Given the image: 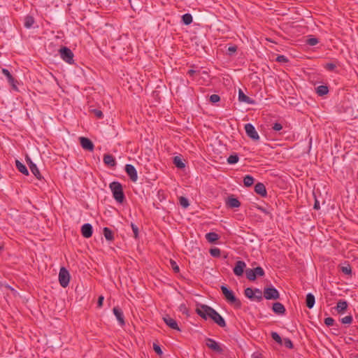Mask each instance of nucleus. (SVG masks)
Instances as JSON below:
<instances>
[{"label":"nucleus","instance_id":"obj_1","mask_svg":"<svg viewBox=\"0 0 358 358\" xmlns=\"http://www.w3.org/2000/svg\"><path fill=\"white\" fill-rule=\"evenodd\" d=\"M110 188L115 199L119 203H122L124 199V195L121 184L117 182H113L110 185Z\"/></svg>","mask_w":358,"mask_h":358},{"label":"nucleus","instance_id":"obj_2","mask_svg":"<svg viewBox=\"0 0 358 358\" xmlns=\"http://www.w3.org/2000/svg\"><path fill=\"white\" fill-rule=\"evenodd\" d=\"M221 290L224 294L226 300L230 303L236 307H240L241 305V301L236 298L232 291L229 290L227 287L222 285Z\"/></svg>","mask_w":358,"mask_h":358},{"label":"nucleus","instance_id":"obj_3","mask_svg":"<svg viewBox=\"0 0 358 358\" xmlns=\"http://www.w3.org/2000/svg\"><path fill=\"white\" fill-rule=\"evenodd\" d=\"M213 310L211 307L204 304L197 303L196 306V313L206 320H208L209 313H212Z\"/></svg>","mask_w":358,"mask_h":358},{"label":"nucleus","instance_id":"obj_4","mask_svg":"<svg viewBox=\"0 0 358 358\" xmlns=\"http://www.w3.org/2000/svg\"><path fill=\"white\" fill-rule=\"evenodd\" d=\"M60 57L68 64H73V52L66 47H62L59 50Z\"/></svg>","mask_w":358,"mask_h":358},{"label":"nucleus","instance_id":"obj_5","mask_svg":"<svg viewBox=\"0 0 358 358\" xmlns=\"http://www.w3.org/2000/svg\"><path fill=\"white\" fill-rule=\"evenodd\" d=\"M70 281V274L67 269L62 267L59 273V282L62 287H66Z\"/></svg>","mask_w":358,"mask_h":358},{"label":"nucleus","instance_id":"obj_6","mask_svg":"<svg viewBox=\"0 0 358 358\" xmlns=\"http://www.w3.org/2000/svg\"><path fill=\"white\" fill-rule=\"evenodd\" d=\"M205 343L208 348L215 352L221 353L223 351L222 345L212 338H208L206 339Z\"/></svg>","mask_w":358,"mask_h":358},{"label":"nucleus","instance_id":"obj_7","mask_svg":"<svg viewBox=\"0 0 358 358\" xmlns=\"http://www.w3.org/2000/svg\"><path fill=\"white\" fill-rule=\"evenodd\" d=\"M245 130L247 135L253 141H257L259 140V136L257 134L254 126L250 123L245 125Z\"/></svg>","mask_w":358,"mask_h":358},{"label":"nucleus","instance_id":"obj_8","mask_svg":"<svg viewBox=\"0 0 358 358\" xmlns=\"http://www.w3.org/2000/svg\"><path fill=\"white\" fill-rule=\"evenodd\" d=\"M264 296L268 299H278L280 296L278 290L273 287H267L264 290Z\"/></svg>","mask_w":358,"mask_h":358},{"label":"nucleus","instance_id":"obj_9","mask_svg":"<svg viewBox=\"0 0 358 358\" xmlns=\"http://www.w3.org/2000/svg\"><path fill=\"white\" fill-rule=\"evenodd\" d=\"M27 164L29 165V169L31 172L33 173V175L38 180L42 179V176L36 166V165L29 159L27 158Z\"/></svg>","mask_w":358,"mask_h":358},{"label":"nucleus","instance_id":"obj_10","mask_svg":"<svg viewBox=\"0 0 358 358\" xmlns=\"http://www.w3.org/2000/svg\"><path fill=\"white\" fill-rule=\"evenodd\" d=\"M125 171L127 175L129 176L130 179L133 182H136L138 179L137 171L135 167L131 164H127L125 166Z\"/></svg>","mask_w":358,"mask_h":358},{"label":"nucleus","instance_id":"obj_11","mask_svg":"<svg viewBox=\"0 0 358 358\" xmlns=\"http://www.w3.org/2000/svg\"><path fill=\"white\" fill-rule=\"evenodd\" d=\"M246 267V264L243 261H238L234 268V273L237 276H241L243 273L244 269Z\"/></svg>","mask_w":358,"mask_h":358},{"label":"nucleus","instance_id":"obj_12","mask_svg":"<svg viewBox=\"0 0 358 358\" xmlns=\"http://www.w3.org/2000/svg\"><path fill=\"white\" fill-rule=\"evenodd\" d=\"M275 341L280 344L284 345L286 348L292 349L293 348V344L292 341L285 337H273Z\"/></svg>","mask_w":358,"mask_h":358},{"label":"nucleus","instance_id":"obj_13","mask_svg":"<svg viewBox=\"0 0 358 358\" xmlns=\"http://www.w3.org/2000/svg\"><path fill=\"white\" fill-rule=\"evenodd\" d=\"M164 322L171 329L180 331L178 325L175 320L166 315L163 318Z\"/></svg>","mask_w":358,"mask_h":358},{"label":"nucleus","instance_id":"obj_14","mask_svg":"<svg viewBox=\"0 0 358 358\" xmlns=\"http://www.w3.org/2000/svg\"><path fill=\"white\" fill-rule=\"evenodd\" d=\"M2 73L4 76H6V77L7 78V80L8 81V83L11 85V86L13 87V88L15 90H17V86H16V81L13 78V77L12 76V75L10 74V73L9 72V71L6 69H2Z\"/></svg>","mask_w":358,"mask_h":358},{"label":"nucleus","instance_id":"obj_15","mask_svg":"<svg viewBox=\"0 0 358 358\" xmlns=\"http://www.w3.org/2000/svg\"><path fill=\"white\" fill-rule=\"evenodd\" d=\"M214 315L213 321L215 322L216 324H217L220 327H224L225 326V322L223 317L215 310H213V313Z\"/></svg>","mask_w":358,"mask_h":358},{"label":"nucleus","instance_id":"obj_16","mask_svg":"<svg viewBox=\"0 0 358 358\" xmlns=\"http://www.w3.org/2000/svg\"><path fill=\"white\" fill-rule=\"evenodd\" d=\"M255 191L262 196H265L266 195V189L263 183H257L255 186Z\"/></svg>","mask_w":358,"mask_h":358},{"label":"nucleus","instance_id":"obj_17","mask_svg":"<svg viewBox=\"0 0 358 358\" xmlns=\"http://www.w3.org/2000/svg\"><path fill=\"white\" fill-rule=\"evenodd\" d=\"M113 311L120 324L122 325L124 324V320L122 311L117 307H115Z\"/></svg>","mask_w":358,"mask_h":358},{"label":"nucleus","instance_id":"obj_18","mask_svg":"<svg viewBox=\"0 0 358 358\" xmlns=\"http://www.w3.org/2000/svg\"><path fill=\"white\" fill-rule=\"evenodd\" d=\"M226 203L230 208H238L241 206L240 201L233 196L229 197Z\"/></svg>","mask_w":358,"mask_h":358},{"label":"nucleus","instance_id":"obj_19","mask_svg":"<svg viewBox=\"0 0 358 358\" xmlns=\"http://www.w3.org/2000/svg\"><path fill=\"white\" fill-rule=\"evenodd\" d=\"M238 100L241 102H245L247 103H253L254 101L248 96H246L241 90L238 91Z\"/></svg>","mask_w":358,"mask_h":358},{"label":"nucleus","instance_id":"obj_20","mask_svg":"<svg viewBox=\"0 0 358 358\" xmlns=\"http://www.w3.org/2000/svg\"><path fill=\"white\" fill-rule=\"evenodd\" d=\"M273 310L277 314H282L285 313V308L281 303L276 302L273 305Z\"/></svg>","mask_w":358,"mask_h":358},{"label":"nucleus","instance_id":"obj_21","mask_svg":"<svg viewBox=\"0 0 358 358\" xmlns=\"http://www.w3.org/2000/svg\"><path fill=\"white\" fill-rule=\"evenodd\" d=\"M15 166H16V168L17 169V170L24 174L25 176H28L29 175V171L27 169V167L25 166V165H24L22 163H21L19 160H15Z\"/></svg>","mask_w":358,"mask_h":358},{"label":"nucleus","instance_id":"obj_22","mask_svg":"<svg viewBox=\"0 0 358 358\" xmlns=\"http://www.w3.org/2000/svg\"><path fill=\"white\" fill-rule=\"evenodd\" d=\"M103 162L106 165L110 166H115L116 165L114 157L110 155H105L103 156Z\"/></svg>","mask_w":358,"mask_h":358},{"label":"nucleus","instance_id":"obj_23","mask_svg":"<svg viewBox=\"0 0 358 358\" xmlns=\"http://www.w3.org/2000/svg\"><path fill=\"white\" fill-rule=\"evenodd\" d=\"M348 303L345 301H339L337 303L336 310L338 313H343L347 309Z\"/></svg>","mask_w":358,"mask_h":358},{"label":"nucleus","instance_id":"obj_24","mask_svg":"<svg viewBox=\"0 0 358 358\" xmlns=\"http://www.w3.org/2000/svg\"><path fill=\"white\" fill-rule=\"evenodd\" d=\"M306 306L308 308H312L315 304V296L309 293L306 295Z\"/></svg>","mask_w":358,"mask_h":358},{"label":"nucleus","instance_id":"obj_25","mask_svg":"<svg viewBox=\"0 0 358 358\" xmlns=\"http://www.w3.org/2000/svg\"><path fill=\"white\" fill-rule=\"evenodd\" d=\"M34 22V19L32 16L27 15L24 18V27L29 29L33 26Z\"/></svg>","mask_w":358,"mask_h":358},{"label":"nucleus","instance_id":"obj_26","mask_svg":"<svg viewBox=\"0 0 358 358\" xmlns=\"http://www.w3.org/2000/svg\"><path fill=\"white\" fill-rule=\"evenodd\" d=\"M206 238L210 243H213L218 240L219 236L216 233L210 232L206 234Z\"/></svg>","mask_w":358,"mask_h":358},{"label":"nucleus","instance_id":"obj_27","mask_svg":"<svg viewBox=\"0 0 358 358\" xmlns=\"http://www.w3.org/2000/svg\"><path fill=\"white\" fill-rule=\"evenodd\" d=\"M80 142L82 147L87 150H90V138L85 137H80Z\"/></svg>","mask_w":358,"mask_h":358},{"label":"nucleus","instance_id":"obj_28","mask_svg":"<svg viewBox=\"0 0 358 358\" xmlns=\"http://www.w3.org/2000/svg\"><path fill=\"white\" fill-rule=\"evenodd\" d=\"M245 275L249 280H255L256 279L254 269L248 268L245 271Z\"/></svg>","mask_w":358,"mask_h":358},{"label":"nucleus","instance_id":"obj_29","mask_svg":"<svg viewBox=\"0 0 358 358\" xmlns=\"http://www.w3.org/2000/svg\"><path fill=\"white\" fill-rule=\"evenodd\" d=\"M173 163L179 169H182L185 166L184 162L182 161L181 158L178 156H176L174 157Z\"/></svg>","mask_w":358,"mask_h":358},{"label":"nucleus","instance_id":"obj_30","mask_svg":"<svg viewBox=\"0 0 358 358\" xmlns=\"http://www.w3.org/2000/svg\"><path fill=\"white\" fill-rule=\"evenodd\" d=\"M82 234L85 238H90V223L85 224L82 227Z\"/></svg>","mask_w":358,"mask_h":358},{"label":"nucleus","instance_id":"obj_31","mask_svg":"<svg viewBox=\"0 0 358 358\" xmlns=\"http://www.w3.org/2000/svg\"><path fill=\"white\" fill-rule=\"evenodd\" d=\"M328 92H329L328 87L324 85H320L317 88V93L320 96L325 95L328 93Z\"/></svg>","mask_w":358,"mask_h":358},{"label":"nucleus","instance_id":"obj_32","mask_svg":"<svg viewBox=\"0 0 358 358\" xmlns=\"http://www.w3.org/2000/svg\"><path fill=\"white\" fill-rule=\"evenodd\" d=\"M103 234L108 241H112L113 239V236L112 231L107 227L103 229Z\"/></svg>","mask_w":358,"mask_h":358},{"label":"nucleus","instance_id":"obj_33","mask_svg":"<svg viewBox=\"0 0 358 358\" xmlns=\"http://www.w3.org/2000/svg\"><path fill=\"white\" fill-rule=\"evenodd\" d=\"M243 182L246 187H250L253 184L254 178L252 176L248 175L244 177Z\"/></svg>","mask_w":358,"mask_h":358},{"label":"nucleus","instance_id":"obj_34","mask_svg":"<svg viewBox=\"0 0 358 358\" xmlns=\"http://www.w3.org/2000/svg\"><path fill=\"white\" fill-rule=\"evenodd\" d=\"M182 18V22H184V24H185L187 25H188L192 22V16L189 13L183 15Z\"/></svg>","mask_w":358,"mask_h":358},{"label":"nucleus","instance_id":"obj_35","mask_svg":"<svg viewBox=\"0 0 358 358\" xmlns=\"http://www.w3.org/2000/svg\"><path fill=\"white\" fill-rule=\"evenodd\" d=\"M239 160V157L237 155H231L227 158V162L230 164H234Z\"/></svg>","mask_w":358,"mask_h":358},{"label":"nucleus","instance_id":"obj_36","mask_svg":"<svg viewBox=\"0 0 358 358\" xmlns=\"http://www.w3.org/2000/svg\"><path fill=\"white\" fill-rule=\"evenodd\" d=\"M245 295L250 299H253L254 298V295H255V289H252V288H246L245 289Z\"/></svg>","mask_w":358,"mask_h":358},{"label":"nucleus","instance_id":"obj_37","mask_svg":"<svg viewBox=\"0 0 358 358\" xmlns=\"http://www.w3.org/2000/svg\"><path fill=\"white\" fill-rule=\"evenodd\" d=\"M253 299L260 301L262 299V292L259 289H255V295Z\"/></svg>","mask_w":358,"mask_h":358},{"label":"nucleus","instance_id":"obj_38","mask_svg":"<svg viewBox=\"0 0 358 358\" xmlns=\"http://www.w3.org/2000/svg\"><path fill=\"white\" fill-rule=\"evenodd\" d=\"M91 113H94V116L98 119H101L103 117V114L101 110H99V109L91 110Z\"/></svg>","mask_w":358,"mask_h":358},{"label":"nucleus","instance_id":"obj_39","mask_svg":"<svg viewBox=\"0 0 358 358\" xmlns=\"http://www.w3.org/2000/svg\"><path fill=\"white\" fill-rule=\"evenodd\" d=\"M254 271H255L256 278H257V276L261 277L264 275V271L262 267H259V266L256 267L255 268H254Z\"/></svg>","mask_w":358,"mask_h":358},{"label":"nucleus","instance_id":"obj_40","mask_svg":"<svg viewBox=\"0 0 358 358\" xmlns=\"http://www.w3.org/2000/svg\"><path fill=\"white\" fill-rule=\"evenodd\" d=\"M180 204L185 208H187L189 205L188 200L183 196L180 198Z\"/></svg>","mask_w":358,"mask_h":358},{"label":"nucleus","instance_id":"obj_41","mask_svg":"<svg viewBox=\"0 0 358 358\" xmlns=\"http://www.w3.org/2000/svg\"><path fill=\"white\" fill-rule=\"evenodd\" d=\"M210 253L213 257H219L220 255V250L217 248H211Z\"/></svg>","mask_w":358,"mask_h":358},{"label":"nucleus","instance_id":"obj_42","mask_svg":"<svg viewBox=\"0 0 358 358\" xmlns=\"http://www.w3.org/2000/svg\"><path fill=\"white\" fill-rule=\"evenodd\" d=\"M170 264L171 266L172 269L174 271V272H176V273L179 272V271H180L179 266H178V264H176V262L174 260L170 259Z\"/></svg>","mask_w":358,"mask_h":358},{"label":"nucleus","instance_id":"obj_43","mask_svg":"<svg viewBox=\"0 0 358 358\" xmlns=\"http://www.w3.org/2000/svg\"><path fill=\"white\" fill-rule=\"evenodd\" d=\"M153 349H154L155 352L158 355H159V356H162V355L163 352H162V349H161L160 346H159L158 344H157V343H153Z\"/></svg>","mask_w":358,"mask_h":358},{"label":"nucleus","instance_id":"obj_44","mask_svg":"<svg viewBox=\"0 0 358 358\" xmlns=\"http://www.w3.org/2000/svg\"><path fill=\"white\" fill-rule=\"evenodd\" d=\"M341 271L343 273H344L346 275H350V274H351V272H352L351 267L350 266V265L342 266Z\"/></svg>","mask_w":358,"mask_h":358},{"label":"nucleus","instance_id":"obj_45","mask_svg":"<svg viewBox=\"0 0 358 358\" xmlns=\"http://www.w3.org/2000/svg\"><path fill=\"white\" fill-rule=\"evenodd\" d=\"M352 317L350 315L345 316L342 318L341 322L343 324H350L352 322Z\"/></svg>","mask_w":358,"mask_h":358},{"label":"nucleus","instance_id":"obj_46","mask_svg":"<svg viewBox=\"0 0 358 358\" xmlns=\"http://www.w3.org/2000/svg\"><path fill=\"white\" fill-rule=\"evenodd\" d=\"M220 98L217 94H212L210 96V101L212 103H217V102L220 101Z\"/></svg>","mask_w":358,"mask_h":358},{"label":"nucleus","instance_id":"obj_47","mask_svg":"<svg viewBox=\"0 0 358 358\" xmlns=\"http://www.w3.org/2000/svg\"><path fill=\"white\" fill-rule=\"evenodd\" d=\"M307 43L310 45H315L318 43V40L316 38H310L307 41Z\"/></svg>","mask_w":358,"mask_h":358},{"label":"nucleus","instance_id":"obj_48","mask_svg":"<svg viewBox=\"0 0 358 358\" xmlns=\"http://www.w3.org/2000/svg\"><path fill=\"white\" fill-rule=\"evenodd\" d=\"M131 227L132 228V230H133V232H134V237L136 238L138 237V229L133 223H131Z\"/></svg>","mask_w":358,"mask_h":358},{"label":"nucleus","instance_id":"obj_49","mask_svg":"<svg viewBox=\"0 0 358 358\" xmlns=\"http://www.w3.org/2000/svg\"><path fill=\"white\" fill-rule=\"evenodd\" d=\"M236 50H237V47L236 45L229 46L228 48L229 55H231L232 54L236 52Z\"/></svg>","mask_w":358,"mask_h":358},{"label":"nucleus","instance_id":"obj_50","mask_svg":"<svg viewBox=\"0 0 358 358\" xmlns=\"http://www.w3.org/2000/svg\"><path fill=\"white\" fill-rule=\"evenodd\" d=\"M282 129V126L280 123H277L276 122L273 126V129L276 131H280Z\"/></svg>","mask_w":358,"mask_h":358},{"label":"nucleus","instance_id":"obj_51","mask_svg":"<svg viewBox=\"0 0 358 358\" xmlns=\"http://www.w3.org/2000/svg\"><path fill=\"white\" fill-rule=\"evenodd\" d=\"M324 323L327 326H331L334 323V320L333 318L331 317H327L325 320H324Z\"/></svg>","mask_w":358,"mask_h":358},{"label":"nucleus","instance_id":"obj_52","mask_svg":"<svg viewBox=\"0 0 358 358\" xmlns=\"http://www.w3.org/2000/svg\"><path fill=\"white\" fill-rule=\"evenodd\" d=\"M276 60L279 62H287V59L284 55H280L276 58Z\"/></svg>","mask_w":358,"mask_h":358},{"label":"nucleus","instance_id":"obj_53","mask_svg":"<svg viewBox=\"0 0 358 358\" xmlns=\"http://www.w3.org/2000/svg\"><path fill=\"white\" fill-rule=\"evenodd\" d=\"M103 299H104V297L103 296H100L99 297V299H98V302H97V304H98V307H101L102 305H103Z\"/></svg>","mask_w":358,"mask_h":358},{"label":"nucleus","instance_id":"obj_54","mask_svg":"<svg viewBox=\"0 0 358 358\" xmlns=\"http://www.w3.org/2000/svg\"><path fill=\"white\" fill-rule=\"evenodd\" d=\"M335 67H336V65L332 63L327 64L326 66V68L330 71L334 70L335 69Z\"/></svg>","mask_w":358,"mask_h":358},{"label":"nucleus","instance_id":"obj_55","mask_svg":"<svg viewBox=\"0 0 358 358\" xmlns=\"http://www.w3.org/2000/svg\"><path fill=\"white\" fill-rule=\"evenodd\" d=\"M314 208L316 209V210L320 209V203H319V201L317 199H315V201Z\"/></svg>","mask_w":358,"mask_h":358},{"label":"nucleus","instance_id":"obj_56","mask_svg":"<svg viewBox=\"0 0 358 358\" xmlns=\"http://www.w3.org/2000/svg\"><path fill=\"white\" fill-rule=\"evenodd\" d=\"M252 358H262L260 354H253Z\"/></svg>","mask_w":358,"mask_h":358},{"label":"nucleus","instance_id":"obj_57","mask_svg":"<svg viewBox=\"0 0 358 358\" xmlns=\"http://www.w3.org/2000/svg\"><path fill=\"white\" fill-rule=\"evenodd\" d=\"M195 73H196V71H195L194 70H192V69H190V70L188 71V73H189L190 76L194 75Z\"/></svg>","mask_w":358,"mask_h":358},{"label":"nucleus","instance_id":"obj_58","mask_svg":"<svg viewBox=\"0 0 358 358\" xmlns=\"http://www.w3.org/2000/svg\"><path fill=\"white\" fill-rule=\"evenodd\" d=\"M213 317H214V315L213 313H210L209 315H208V320L210 319L213 320Z\"/></svg>","mask_w":358,"mask_h":358},{"label":"nucleus","instance_id":"obj_59","mask_svg":"<svg viewBox=\"0 0 358 358\" xmlns=\"http://www.w3.org/2000/svg\"><path fill=\"white\" fill-rule=\"evenodd\" d=\"M180 308L182 310L183 313L187 311L186 307L185 306H181Z\"/></svg>","mask_w":358,"mask_h":358},{"label":"nucleus","instance_id":"obj_60","mask_svg":"<svg viewBox=\"0 0 358 358\" xmlns=\"http://www.w3.org/2000/svg\"><path fill=\"white\" fill-rule=\"evenodd\" d=\"M271 336H278V334L277 333H275V332H273L271 334Z\"/></svg>","mask_w":358,"mask_h":358},{"label":"nucleus","instance_id":"obj_61","mask_svg":"<svg viewBox=\"0 0 358 358\" xmlns=\"http://www.w3.org/2000/svg\"><path fill=\"white\" fill-rule=\"evenodd\" d=\"M94 149V145L93 143L91 142V151H92Z\"/></svg>","mask_w":358,"mask_h":358},{"label":"nucleus","instance_id":"obj_62","mask_svg":"<svg viewBox=\"0 0 358 358\" xmlns=\"http://www.w3.org/2000/svg\"><path fill=\"white\" fill-rule=\"evenodd\" d=\"M350 341H352V338H349V340L346 341L345 343H350Z\"/></svg>","mask_w":358,"mask_h":358},{"label":"nucleus","instance_id":"obj_63","mask_svg":"<svg viewBox=\"0 0 358 358\" xmlns=\"http://www.w3.org/2000/svg\"><path fill=\"white\" fill-rule=\"evenodd\" d=\"M259 209H260L261 210H262L264 213H266V210H265L264 209H263L262 208H259Z\"/></svg>","mask_w":358,"mask_h":358},{"label":"nucleus","instance_id":"obj_64","mask_svg":"<svg viewBox=\"0 0 358 358\" xmlns=\"http://www.w3.org/2000/svg\"><path fill=\"white\" fill-rule=\"evenodd\" d=\"M2 249V247L0 246V250Z\"/></svg>","mask_w":358,"mask_h":358}]
</instances>
